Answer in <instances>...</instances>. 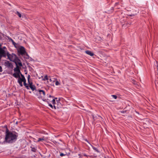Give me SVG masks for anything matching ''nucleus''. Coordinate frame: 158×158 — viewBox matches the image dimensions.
I'll return each mask as SVG.
<instances>
[{
    "instance_id": "nucleus-15",
    "label": "nucleus",
    "mask_w": 158,
    "mask_h": 158,
    "mask_svg": "<svg viewBox=\"0 0 158 158\" xmlns=\"http://www.w3.org/2000/svg\"><path fill=\"white\" fill-rule=\"evenodd\" d=\"M5 64H6V65L8 67H10L11 66H12V64H11V63L8 61L6 62Z\"/></svg>"
},
{
    "instance_id": "nucleus-9",
    "label": "nucleus",
    "mask_w": 158,
    "mask_h": 158,
    "mask_svg": "<svg viewBox=\"0 0 158 158\" xmlns=\"http://www.w3.org/2000/svg\"><path fill=\"white\" fill-rule=\"evenodd\" d=\"M14 70L15 72L19 73H21L19 68L18 66H17L16 68H15L14 69Z\"/></svg>"
},
{
    "instance_id": "nucleus-14",
    "label": "nucleus",
    "mask_w": 158,
    "mask_h": 158,
    "mask_svg": "<svg viewBox=\"0 0 158 158\" xmlns=\"http://www.w3.org/2000/svg\"><path fill=\"white\" fill-rule=\"evenodd\" d=\"M23 83H24V85L25 86V87L27 88V89H29V87L26 83V79L25 80V81H24Z\"/></svg>"
},
{
    "instance_id": "nucleus-12",
    "label": "nucleus",
    "mask_w": 158,
    "mask_h": 158,
    "mask_svg": "<svg viewBox=\"0 0 158 158\" xmlns=\"http://www.w3.org/2000/svg\"><path fill=\"white\" fill-rule=\"evenodd\" d=\"M53 81L54 82H55V85H56L57 86L60 85V83L57 81V79L53 78Z\"/></svg>"
},
{
    "instance_id": "nucleus-29",
    "label": "nucleus",
    "mask_w": 158,
    "mask_h": 158,
    "mask_svg": "<svg viewBox=\"0 0 158 158\" xmlns=\"http://www.w3.org/2000/svg\"><path fill=\"white\" fill-rule=\"evenodd\" d=\"M130 16H133V15H131Z\"/></svg>"
},
{
    "instance_id": "nucleus-30",
    "label": "nucleus",
    "mask_w": 158,
    "mask_h": 158,
    "mask_svg": "<svg viewBox=\"0 0 158 158\" xmlns=\"http://www.w3.org/2000/svg\"><path fill=\"white\" fill-rule=\"evenodd\" d=\"M16 124H17V122H16Z\"/></svg>"
},
{
    "instance_id": "nucleus-7",
    "label": "nucleus",
    "mask_w": 158,
    "mask_h": 158,
    "mask_svg": "<svg viewBox=\"0 0 158 158\" xmlns=\"http://www.w3.org/2000/svg\"><path fill=\"white\" fill-rule=\"evenodd\" d=\"M39 94H40L41 98H43L45 95V92L44 91L42 90H38Z\"/></svg>"
},
{
    "instance_id": "nucleus-4",
    "label": "nucleus",
    "mask_w": 158,
    "mask_h": 158,
    "mask_svg": "<svg viewBox=\"0 0 158 158\" xmlns=\"http://www.w3.org/2000/svg\"><path fill=\"white\" fill-rule=\"evenodd\" d=\"M18 52L22 55H24L26 53L25 48L23 46L19 47L18 48Z\"/></svg>"
},
{
    "instance_id": "nucleus-5",
    "label": "nucleus",
    "mask_w": 158,
    "mask_h": 158,
    "mask_svg": "<svg viewBox=\"0 0 158 158\" xmlns=\"http://www.w3.org/2000/svg\"><path fill=\"white\" fill-rule=\"evenodd\" d=\"M25 80V78L24 76L21 74V77H19L18 79V82L21 86H23L22 82H23Z\"/></svg>"
},
{
    "instance_id": "nucleus-6",
    "label": "nucleus",
    "mask_w": 158,
    "mask_h": 158,
    "mask_svg": "<svg viewBox=\"0 0 158 158\" xmlns=\"http://www.w3.org/2000/svg\"><path fill=\"white\" fill-rule=\"evenodd\" d=\"M48 139V137L43 136L42 138H38L37 142H43V141H46Z\"/></svg>"
},
{
    "instance_id": "nucleus-21",
    "label": "nucleus",
    "mask_w": 158,
    "mask_h": 158,
    "mask_svg": "<svg viewBox=\"0 0 158 158\" xmlns=\"http://www.w3.org/2000/svg\"><path fill=\"white\" fill-rule=\"evenodd\" d=\"M111 96L114 99H116L117 98V97L115 95H112Z\"/></svg>"
},
{
    "instance_id": "nucleus-22",
    "label": "nucleus",
    "mask_w": 158,
    "mask_h": 158,
    "mask_svg": "<svg viewBox=\"0 0 158 158\" xmlns=\"http://www.w3.org/2000/svg\"><path fill=\"white\" fill-rule=\"evenodd\" d=\"M60 99H59L58 100H56V102H57V105H59L60 104V103L59 102Z\"/></svg>"
},
{
    "instance_id": "nucleus-3",
    "label": "nucleus",
    "mask_w": 158,
    "mask_h": 158,
    "mask_svg": "<svg viewBox=\"0 0 158 158\" xmlns=\"http://www.w3.org/2000/svg\"><path fill=\"white\" fill-rule=\"evenodd\" d=\"M6 56H7L8 59L10 61H14L15 60H16L17 58V57L13 53L10 54L8 52Z\"/></svg>"
},
{
    "instance_id": "nucleus-23",
    "label": "nucleus",
    "mask_w": 158,
    "mask_h": 158,
    "mask_svg": "<svg viewBox=\"0 0 158 158\" xmlns=\"http://www.w3.org/2000/svg\"><path fill=\"white\" fill-rule=\"evenodd\" d=\"M31 150L32 151L34 152H35L36 150V148H32V149H31Z\"/></svg>"
},
{
    "instance_id": "nucleus-16",
    "label": "nucleus",
    "mask_w": 158,
    "mask_h": 158,
    "mask_svg": "<svg viewBox=\"0 0 158 158\" xmlns=\"http://www.w3.org/2000/svg\"><path fill=\"white\" fill-rule=\"evenodd\" d=\"M29 78H30V76L29 75L27 79L28 82L29 84V86L32 85V83L31 82H30L29 81Z\"/></svg>"
},
{
    "instance_id": "nucleus-8",
    "label": "nucleus",
    "mask_w": 158,
    "mask_h": 158,
    "mask_svg": "<svg viewBox=\"0 0 158 158\" xmlns=\"http://www.w3.org/2000/svg\"><path fill=\"white\" fill-rule=\"evenodd\" d=\"M21 73H19L15 72L13 74V76L15 77L16 78H19V77H20V75H21Z\"/></svg>"
},
{
    "instance_id": "nucleus-13",
    "label": "nucleus",
    "mask_w": 158,
    "mask_h": 158,
    "mask_svg": "<svg viewBox=\"0 0 158 158\" xmlns=\"http://www.w3.org/2000/svg\"><path fill=\"white\" fill-rule=\"evenodd\" d=\"M85 52L87 54L89 55H90L91 56H93L94 55V54L91 52L90 51H87Z\"/></svg>"
},
{
    "instance_id": "nucleus-19",
    "label": "nucleus",
    "mask_w": 158,
    "mask_h": 158,
    "mask_svg": "<svg viewBox=\"0 0 158 158\" xmlns=\"http://www.w3.org/2000/svg\"><path fill=\"white\" fill-rule=\"evenodd\" d=\"M92 147L93 149L95 151L97 152H99V151L98 150V149L97 148H95V147H94L93 146H92Z\"/></svg>"
},
{
    "instance_id": "nucleus-31",
    "label": "nucleus",
    "mask_w": 158,
    "mask_h": 158,
    "mask_svg": "<svg viewBox=\"0 0 158 158\" xmlns=\"http://www.w3.org/2000/svg\"><path fill=\"white\" fill-rule=\"evenodd\" d=\"M1 36H0V39L1 38Z\"/></svg>"
},
{
    "instance_id": "nucleus-25",
    "label": "nucleus",
    "mask_w": 158,
    "mask_h": 158,
    "mask_svg": "<svg viewBox=\"0 0 158 158\" xmlns=\"http://www.w3.org/2000/svg\"><path fill=\"white\" fill-rule=\"evenodd\" d=\"M48 105L52 108H53V106L51 104H49L48 103Z\"/></svg>"
},
{
    "instance_id": "nucleus-10",
    "label": "nucleus",
    "mask_w": 158,
    "mask_h": 158,
    "mask_svg": "<svg viewBox=\"0 0 158 158\" xmlns=\"http://www.w3.org/2000/svg\"><path fill=\"white\" fill-rule=\"evenodd\" d=\"M55 99H57V98H55V99H53L52 101V103L54 105V107L55 109H56V107H57L56 106V102L55 101Z\"/></svg>"
},
{
    "instance_id": "nucleus-11",
    "label": "nucleus",
    "mask_w": 158,
    "mask_h": 158,
    "mask_svg": "<svg viewBox=\"0 0 158 158\" xmlns=\"http://www.w3.org/2000/svg\"><path fill=\"white\" fill-rule=\"evenodd\" d=\"M15 63L16 65V66H18V65L21 67L22 66V63L19 60H18L15 62Z\"/></svg>"
},
{
    "instance_id": "nucleus-20",
    "label": "nucleus",
    "mask_w": 158,
    "mask_h": 158,
    "mask_svg": "<svg viewBox=\"0 0 158 158\" xmlns=\"http://www.w3.org/2000/svg\"><path fill=\"white\" fill-rule=\"evenodd\" d=\"M48 76L47 75L45 76L44 78L43 79V80L45 81V80H48Z\"/></svg>"
},
{
    "instance_id": "nucleus-27",
    "label": "nucleus",
    "mask_w": 158,
    "mask_h": 158,
    "mask_svg": "<svg viewBox=\"0 0 158 158\" xmlns=\"http://www.w3.org/2000/svg\"><path fill=\"white\" fill-rule=\"evenodd\" d=\"M49 80V81H52V79H50Z\"/></svg>"
},
{
    "instance_id": "nucleus-1",
    "label": "nucleus",
    "mask_w": 158,
    "mask_h": 158,
    "mask_svg": "<svg viewBox=\"0 0 158 158\" xmlns=\"http://www.w3.org/2000/svg\"><path fill=\"white\" fill-rule=\"evenodd\" d=\"M17 136L15 134L10 132L7 129L5 138V141L8 143H12L15 142Z\"/></svg>"
},
{
    "instance_id": "nucleus-28",
    "label": "nucleus",
    "mask_w": 158,
    "mask_h": 158,
    "mask_svg": "<svg viewBox=\"0 0 158 158\" xmlns=\"http://www.w3.org/2000/svg\"><path fill=\"white\" fill-rule=\"evenodd\" d=\"M49 97L50 98L51 97V95H50L49 96Z\"/></svg>"
},
{
    "instance_id": "nucleus-18",
    "label": "nucleus",
    "mask_w": 158,
    "mask_h": 158,
    "mask_svg": "<svg viewBox=\"0 0 158 158\" xmlns=\"http://www.w3.org/2000/svg\"><path fill=\"white\" fill-rule=\"evenodd\" d=\"M30 88L33 91H34L35 89V87L33 85L31 86H29Z\"/></svg>"
},
{
    "instance_id": "nucleus-17",
    "label": "nucleus",
    "mask_w": 158,
    "mask_h": 158,
    "mask_svg": "<svg viewBox=\"0 0 158 158\" xmlns=\"http://www.w3.org/2000/svg\"><path fill=\"white\" fill-rule=\"evenodd\" d=\"M15 13L17 15L19 18H21V17L22 16L21 14L18 11H16Z\"/></svg>"
},
{
    "instance_id": "nucleus-24",
    "label": "nucleus",
    "mask_w": 158,
    "mask_h": 158,
    "mask_svg": "<svg viewBox=\"0 0 158 158\" xmlns=\"http://www.w3.org/2000/svg\"><path fill=\"white\" fill-rule=\"evenodd\" d=\"M66 155L65 154H63V153H61L60 154V156H65Z\"/></svg>"
},
{
    "instance_id": "nucleus-2",
    "label": "nucleus",
    "mask_w": 158,
    "mask_h": 158,
    "mask_svg": "<svg viewBox=\"0 0 158 158\" xmlns=\"http://www.w3.org/2000/svg\"><path fill=\"white\" fill-rule=\"evenodd\" d=\"M8 52L7 48L5 47H3L2 48L0 47V55L2 57H6L8 54Z\"/></svg>"
},
{
    "instance_id": "nucleus-26",
    "label": "nucleus",
    "mask_w": 158,
    "mask_h": 158,
    "mask_svg": "<svg viewBox=\"0 0 158 158\" xmlns=\"http://www.w3.org/2000/svg\"><path fill=\"white\" fill-rule=\"evenodd\" d=\"M2 67H1V66H0V73L1 72H2Z\"/></svg>"
}]
</instances>
